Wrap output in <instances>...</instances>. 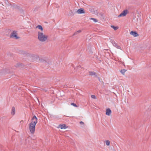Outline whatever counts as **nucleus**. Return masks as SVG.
<instances>
[{
	"label": "nucleus",
	"mask_w": 151,
	"mask_h": 151,
	"mask_svg": "<svg viewBox=\"0 0 151 151\" xmlns=\"http://www.w3.org/2000/svg\"><path fill=\"white\" fill-rule=\"evenodd\" d=\"M37 32V38L41 42H44L47 41L48 36L43 32V28L42 26L38 25L36 27Z\"/></svg>",
	"instance_id": "f257e3e1"
},
{
	"label": "nucleus",
	"mask_w": 151,
	"mask_h": 151,
	"mask_svg": "<svg viewBox=\"0 0 151 151\" xmlns=\"http://www.w3.org/2000/svg\"><path fill=\"white\" fill-rule=\"evenodd\" d=\"M38 119L35 116L32 118L31 122L29 124V129L30 133L33 134L35 131V126L37 123Z\"/></svg>",
	"instance_id": "f03ea898"
},
{
	"label": "nucleus",
	"mask_w": 151,
	"mask_h": 151,
	"mask_svg": "<svg viewBox=\"0 0 151 151\" xmlns=\"http://www.w3.org/2000/svg\"><path fill=\"white\" fill-rule=\"evenodd\" d=\"M10 37L15 39H17L19 38L17 35V32L16 31H14L12 32L10 35Z\"/></svg>",
	"instance_id": "7ed1b4c3"
},
{
	"label": "nucleus",
	"mask_w": 151,
	"mask_h": 151,
	"mask_svg": "<svg viewBox=\"0 0 151 151\" xmlns=\"http://www.w3.org/2000/svg\"><path fill=\"white\" fill-rule=\"evenodd\" d=\"M30 59L32 61H37V60L39 58L38 56L36 55H31L30 57Z\"/></svg>",
	"instance_id": "20e7f679"
},
{
	"label": "nucleus",
	"mask_w": 151,
	"mask_h": 151,
	"mask_svg": "<svg viewBox=\"0 0 151 151\" xmlns=\"http://www.w3.org/2000/svg\"><path fill=\"white\" fill-rule=\"evenodd\" d=\"M128 13V11L127 10H125L123 11L119 15H118V17H124L126 16Z\"/></svg>",
	"instance_id": "39448f33"
},
{
	"label": "nucleus",
	"mask_w": 151,
	"mask_h": 151,
	"mask_svg": "<svg viewBox=\"0 0 151 151\" xmlns=\"http://www.w3.org/2000/svg\"><path fill=\"white\" fill-rule=\"evenodd\" d=\"M130 34L134 37H137L139 36L138 34L136 31H132L130 32Z\"/></svg>",
	"instance_id": "423d86ee"
},
{
	"label": "nucleus",
	"mask_w": 151,
	"mask_h": 151,
	"mask_svg": "<svg viewBox=\"0 0 151 151\" xmlns=\"http://www.w3.org/2000/svg\"><path fill=\"white\" fill-rule=\"evenodd\" d=\"M76 13L78 14H84L85 13V12L83 9L81 8L77 11Z\"/></svg>",
	"instance_id": "0eeeda50"
},
{
	"label": "nucleus",
	"mask_w": 151,
	"mask_h": 151,
	"mask_svg": "<svg viewBox=\"0 0 151 151\" xmlns=\"http://www.w3.org/2000/svg\"><path fill=\"white\" fill-rule=\"evenodd\" d=\"M58 128H60L61 129H66L67 127L64 124H60L58 126Z\"/></svg>",
	"instance_id": "6e6552de"
},
{
	"label": "nucleus",
	"mask_w": 151,
	"mask_h": 151,
	"mask_svg": "<svg viewBox=\"0 0 151 151\" xmlns=\"http://www.w3.org/2000/svg\"><path fill=\"white\" fill-rule=\"evenodd\" d=\"M111 113V111L109 108L107 109L106 111V114L107 116H110Z\"/></svg>",
	"instance_id": "1a4fd4ad"
},
{
	"label": "nucleus",
	"mask_w": 151,
	"mask_h": 151,
	"mask_svg": "<svg viewBox=\"0 0 151 151\" xmlns=\"http://www.w3.org/2000/svg\"><path fill=\"white\" fill-rule=\"evenodd\" d=\"M11 114L12 115H14L15 114V109L14 107H13L12 109Z\"/></svg>",
	"instance_id": "9d476101"
},
{
	"label": "nucleus",
	"mask_w": 151,
	"mask_h": 151,
	"mask_svg": "<svg viewBox=\"0 0 151 151\" xmlns=\"http://www.w3.org/2000/svg\"><path fill=\"white\" fill-rule=\"evenodd\" d=\"M126 71V70L125 69H122L121 70L120 72L123 75H124V74L125 72Z\"/></svg>",
	"instance_id": "9b49d317"
},
{
	"label": "nucleus",
	"mask_w": 151,
	"mask_h": 151,
	"mask_svg": "<svg viewBox=\"0 0 151 151\" xmlns=\"http://www.w3.org/2000/svg\"><path fill=\"white\" fill-rule=\"evenodd\" d=\"M105 143H106V145L107 146L109 145H110V142L108 140H106L105 141Z\"/></svg>",
	"instance_id": "f8f14e48"
},
{
	"label": "nucleus",
	"mask_w": 151,
	"mask_h": 151,
	"mask_svg": "<svg viewBox=\"0 0 151 151\" xmlns=\"http://www.w3.org/2000/svg\"><path fill=\"white\" fill-rule=\"evenodd\" d=\"M90 19L93 20L94 22H98L97 20L95 18H90Z\"/></svg>",
	"instance_id": "ddd939ff"
},
{
	"label": "nucleus",
	"mask_w": 151,
	"mask_h": 151,
	"mask_svg": "<svg viewBox=\"0 0 151 151\" xmlns=\"http://www.w3.org/2000/svg\"><path fill=\"white\" fill-rule=\"evenodd\" d=\"M111 28H113L115 30H117L118 29V27H115L114 26H111Z\"/></svg>",
	"instance_id": "4468645a"
},
{
	"label": "nucleus",
	"mask_w": 151,
	"mask_h": 151,
	"mask_svg": "<svg viewBox=\"0 0 151 151\" xmlns=\"http://www.w3.org/2000/svg\"><path fill=\"white\" fill-rule=\"evenodd\" d=\"M96 74V73L94 72H89V75H90L93 76V75H95Z\"/></svg>",
	"instance_id": "2eb2a0df"
},
{
	"label": "nucleus",
	"mask_w": 151,
	"mask_h": 151,
	"mask_svg": "<svg viewBox=\"0 0 151 151\" xmlns=\"http://www.w3.org/2000/svg\"><path fill=\"white\" fill-rule=\"evenodd\" d=\"M71 105L73 106H74L75 107H78V106H77V105L74 103H71Z\"/></svg>",
	"instance_id": "dca6fc26"
},
{
	"label": "nucleus",
	"mask_w": 151,
	"mask_h": 151,
	"mask_svg": "<svg viewBox=\"0 0 151 151\" xmlns=\"http://www.w3.org/2000/svg\"><path fill=\"white\" fill-rule=\"evenodd\" d=\"M3 72L4 73H7V69H3Z\"/></svg>",
	"instance_id": "f3484780"
},
{
	"label": "nucleus",
	"mask_w": 151,
	"mask_h": 151,
	"mask_svg": "<svg viewBox=\"0 0 151 151\" xmlns=\"http://www.w3.org/2000/svg\"><path fill=\"white\" fill-rule=\"evenodd\" d=\"M91 97L93 99H96V97L94 95H92Z\"/></svg>",
	"instance_id": "a211bd4d"
},
{
	"label": "nucleus",
	"mask_w": 151,
	"mask_h": 151,
	"mask_svg": "<svg viewBox=\"0 0 151 151\" xmlns=\"http://www.w3.org/2000/svg\"><path fill=\"white\" fill-rule=\"evenodd\" d=\"M22 65V64L19 63L17 64V66H16V67H19V66H21Z\"/></svg>",
	"instance_id": "6ab92c4d"
},
{
	"label": "nucleus",
	"mask_w": 151,
	"mask_h": 151,
	"mask_svg": "<svg viewBox=\"0 0 151 151\" xmlns=\"http://www.w3.org/2000/svg\"><path fill=\"white\" fill-rule=\"evenodd\" d=\"M80 124H84V123L83 122L81 121L80 122Z\"/></svg>",
	"instance_id": "aec40b11"
},
{
	"label": "nucleus",
	"mask_w": 151,
	"mask_h": 151,
	"mask_svg": "<svg viewBox=\"0 0 151 151\" xmlns=\"http://www.w3.org/2000/svg\"><path fill=\"white\" fill-rule=\"evenodd\" d=\"M81 30H79L78 31V32H81Z\"/></svg>",
	"instance_id": "412c9836"
},
{
	"label": "nucleus",
	"mask_w": 151,
	"mask_h": 151,
	"mask_svg": "<svg viewBox=\"0 0 151 151\" xmlns=\"http://www.w3.org/2000/svg\"><path fill=\"white\" fill-rule=\"evenodd\" d=\"M120 48V46H118V48Z\"/></svg>",
	"instance_id": "4be33fe9"
},
{
	"label": "nucleus",
	"mask_w": 151,
	"mask_h": 151,
	"mask_svg": "<svg viewBox=\"0 0 151 151\" xmlns=\"http://www.w3.org/2000/svg\"><path fill=\"white\" fill-rule=\"evenodd\" d=\"M23 121H21V122H20L21 123V122H23Z\"/></svg>",
	"instance_id": "5701e85b"
}]
</instances>
